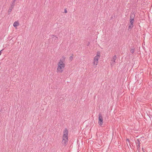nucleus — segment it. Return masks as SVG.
<instances>
[{
  "mask_svg": "<svg viewBox=\"0 0 152 152\" xmlns=\"http://www.w3.org/2000/svg\"><path fill=\"white\" fill-rule=\"evenodd\" d=\"M65 59V57L62 56L58 63V66L57 68V72L58 73H62L63 72L65 67V64L64 61Z\"/></svg>",
  "mask_w": 152,
  "mask_h": 152,
  "instance_id": "obj_1",
  "label": "nucleus"
},
{
  "mask_svg": "<svg viewBox=\"0 0 152 152\" xmlns=\"http://www.w3.org/2000/svg\"><path fill=\"white\" fill-rule=\"evenodd\" d=\"M68 131L67 129H65L63 132V135L62 137V143L65 146L68 142Z\"/></svg>",
  "mask_w": 152,
  "mask_h": 152,
  "instance_id": "obj_2",
  "label": "nucleus"
},
{
  "mask_svg": "<svg viewBox=\"0 0 152 152\" xmlns=\"http://www.w3.org/2000/svg\"><path fill=\"white\" fill-rule=\"evenodd\" d=\"M100 56V53L99 51L97 52L96 55L95 56L94 58L93 64L96 66L97 65L98 63L99 59ZM95 67H96L95 66Z\"/></svg>",
  "mask_w": 152,
  "mask_h": 152,
  "instance_id": "obj_3",
  "label": "nucleus"
},
{
  "mask_svg": "<svg viewBox=\"0 0 152 152\" xmlns=\"http://www.w3.org/2000/svg\"><path fill=\"white\" fill-rule=\"evenodd\" d=\"M98 124L100 126H102L103 124V117L101 113H99V115Z\"/></svg>",
  "mask_w": 152,
  "mask_h": 152,
  "instance_id": "obj_4",
  "label": "nucleus"
},
{
  "mask_svg": "<svg viewBox=\"0 0 152 152\" xmlns=\"http://www.w3.org/2000/svg\"><path fill=\"white\" fill-rule=\"evenodd\" d=\"M134 14H132L131 15L130 18V23L131 24L133 25V23L134 22Z\"/></svg>",
  "mask_w": 152,
  "mask_h": 152,
  "instance_id": "obj_5",
  "label": "nucleus"
},
{
  "mask_svg": "<svg viewBox=\"0 0 152 152\" xmlns=\"http://www.w3.org/2000/svg\"><path fill=\"white\" fill-rule=\"evenodd\" d=\"M117 58V56L116 55H114L113 58L112 59L111 61V64L112 65L114 64L115 62V61Z\"/></svg>",
  "mask_w": 152,
  "mask_h": 152,
  "instance_id": "obj_6",
  "label": "nucleus"
},
{
  "mask_svg": "<svg viewBox=\"0 0 152 152\" xmlns=\"http://www.w3.org/2000/svg\"><path fill=\"white\" fill-rule=\"evenodd\" d=\"M140 140L139 139L137 140V142H136V143L137 144V149H139L140 147Z\"/></svg>",
  "mask_w": 152,
  "mask_h": 152,
  "instance_id": "obj_7",
  "label": "nucleus"
},
{
  "mask_svg": "<svg viewBox=\"0 0 152 152\" xmlns=\"http://www.w3.org/2000/svg\"><path fill=\"white\" fill-rule=\"evenodd\" d=\"M19 25V24L18 22L15 21V22H14V23L13 24V26L14 27H15L16 26Z\"/></svg>",
  "mask_w": 152,
  "mask_h": 152,
  "instance_id": "obj_8",
  "label": "nucleus"
},
{
  "mask_svg": "<svg viewBox=\"0 0 152 152\" xmlns=\"http://www.w3.org/2000/svg\"><path fill=\"white\" fill-rule=\"evenodd\" d=\"M16 1V0H13V1H12V3L11 6V7H12V8L14 7V5H15V2Z\"/></svg>",
  "mask_w": 152,
  "mask_h": 152,
  "instance_id": "obj_9",
  "label": "nucleus"
},
{
  "mask_svg": "<svg viewBox=\"0 0 152 152\" xmlns=\"http://www.w3.org/2000/svg\"><path fill=\"white\" fill-rule=\"evenodd\" d=\"M134 25H132L130 24V25L129 26L128 29L129 30H131L132 28L133 27Z\"/></svg>",
  "mask_w": 152,
  "mask_h": 152,
  "instance_id": "obj_10",
  "label": "nucleus"
},
{
  "mask_svg": "<svg viewBox=\"0 0 152 152\" xmlns=\"http://www.w3.org/2000/svg\"><path fill=\"white\" fill-rule=\"evenodd\" d=\"M130 52L132 53H134V49L133 48H130Z\"/></svg>",
  "mask_w": 152,
  "mask_h": 152,
  "instance_id": "obj_11",
  "label": "nucleus"
},
{
  "mask_svg": "<svg viewBox=\"0 0 152 152\" xmlns=\"http://www.w3.org/2000/svg\"><path fill=\"white\" fill-rule=\"evenodd\" d=\"M129 139H126V144H127V145L128 146L129 144V145H130V142H129Z\"/></svg>",
  "mask_w": 152,
  "mask_h": 152,
  "instance_id": "obj_12",
  "label": "nucleus"
},
{
  "mask_svg": "<svg viewBox=\"0 0 152 152\" xmlns=\"http://www.w3.org/2000/svg\"><path fill=\"white\" fill-rule=\"evenodd\" d=\"M13 8H12V7H10L9 9V10H8V13L9 14H10V12H11V11H12V9Z\"/></svg>",
  "mask_w": 152,
  "mask_h": 152,
  "instance_id": "obj_13",
  "label": "nucleus"
},
{
  "mask_svg": "<svg viewBox=\"0 0 152 152\" xmlns=\"http://www.w3.org/2000/svg\"><path fill=\"white\" fill-rule=\"evenodd\" d=\"M69 59L71 60H72L73 59V57L72 56H71L70 57H69Z\"/></svg>",
  "mask_w": 152,
  "mask_h": 152,
  "instance_id": "obj_14",
  "label": "nucleus"
},
{
  "mask_svg": "<svg viewBox=\"0 0 152 152\" xmlns=\"http://www.w3.org/2000/svg\"><path fill=\"white\" fill-rule=\"evenodd\" d=\"M53 36L55 37H56V39H56L58 38V37L56 36H55L54 35H53Z\"/></svg>",
  "mask_w": 152,
  "mask_h": 152,
  "instance_id": "obj_15",
  "label": "nucleus"
},
{
  "mask_svg": "<svg viewBox=\"0 0 152 152\" xmlns=\"http://www.w3.org/2000/svg\"><path fill=\"white\" fill-rule=\"evenodd\" d=\"M4 50V49H2L0 51V56L1 55L2 53V51Z\"/></svg>",
  "mask_w": 152,
  "mask_h": 152,
  "instance_id": "obj_16",
  "label": "nucleus"
},
{
  "mask_svg": "<svg viewBox=\"0 0 152 152\" xmlns=\"http://www.w3.org/2000/svg\"><path fill=\"white\" fill-rule=\"evenodd\" d=\"M64 12H65V13H67V10H66V9H65L64 10Z\"/></svg>",
  "mask_w": 152,
  "mask_h": 152,
  "instance_id": "obj_17",
  "label": "nucleus"
},
{
  "mask_svg": "<svg viewBox=\"0 0 152 152\" xmlns=\"http://www.w3.org/2000/svg\"><path fill=\"white\" fill-rule=\"evenodd\" d=\"M112 18H113V17H112L111 18V19Z\"/></svg>",
  "mask_w": 152,
  "mask_h": 152,
  "instance_id": "obj_18",
  "label": "nucleus"
},
{
  "mask_svg": "<svg viewBox=\"0 0 152 152\" xmlns=\"http://www.w3.org/2000/svg\"><path fill=\"white\" fill-rule=\"evenodd\" d=\"M144 152H145L144 151Z\"/></svg>",
  "mask_w": 152,
  "mask_h": 152,
  "instance_id": "obj_19",
  "label": "nucleus"
}]
</instances>
